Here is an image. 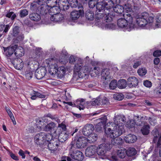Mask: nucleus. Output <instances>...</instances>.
Returning a JSON list of instances; mask_svg holds the SVG:
<instances>
[{
    "label": "nucleus",
    "mask_w": 161,
    "mask_h": 161,
    "mask_svg": "<svg viewBox=\"0 0 161 161\" xmlns=\"http://www.w3.org/2000/svg\"><path fill=\"white\" fill-rule=\"evenodd\" d=\"M111 124V126L113 127L112 130L110 128H108L105 130V133L107 137L111 138L117 137L125 132L124 127L122 126V124L120 123L119 126L117 125H114L113 124Z\"/></svg>",
    "instance_id": "1"
},
{
    "label": "nucleus",
    "mask_w": 161,
    "mask_h": 161,
    "mask_svg": "<svg viewBox=\"0 0 161 161\" xmlns=\"http://www.w3.org/2000/svg\"><path fill=\"white\" fill-rule=\"evenodd\" d=\"M83 60L80 58H78L74 67V72L78 73V75L80 78L85 77L89 72L88 67L83 66Z\"/></svg>",
    "instance_id": "2"
},
{
    "label": "nucleus",
    "mask_w": 161,
    "mask_h": 161,
    "mask_svg": "<svg viewBox=\"0 0 161 161\" xmlns=\"http://www.w3.org/2000/svg\"><path fill=\"white\" fill-rule=\"evenodd\" d=\"M136 23L140 27H144L147 24L151 25L154 19L153 16H149L148 14L145 12L142 13L140 15L136 16Z\"/></svg>",
    "instance_id": "3"
},
{
    "label": "nucleus",
    "mask_w": 161,
    "mask_h": 161,
    "mask_svg": "<svg viewBox=\"0 0 161 161\" xmlns=\"http://www.w3.org/2000/svg\"><path fill=\"white\" fill-rule=\"evenodd\" d=\"M36 143L38 145H42L44 144L47 143L52 141L54 140L53 139V136L50 133L46 134L43 132H40L37 134L35 136Z\"/></svg>",
    "instance_id": "4"
},
{
    "label": "nucleus",
    "mask_w": 161,
    "mask_h": 161,
    "mask_svg": "<svg viewBox=\"0 0 161 161\" xmlns=\"http://www.w3.org/2000/svg\"><path fill=\"white\" fill-rule=\"evenodd\" d=\"M95 14L96 19H102L106 22H109L112 20L114 15L113 14L110 13L109 10L106 9L103 11H98Z\"/></svg>",
    "instance_id": "5"
},
{
    "label": "nucleus",
    "mask_w": 161,
    "mask_h": 161,
    "mask_svg": "<svg viewBox=\"0 0 161 161\" xmlns=\"http://www.w3.org/2000/svg\"><path fill=\"white\" fill-rule=\"evenodd\" d=\"M110 148L111 146L109 144L103 143L100 145L97 148L96 153L99 158L103 159L107 152Z\"/></svg>",
    "instance_id": "6"
},
{
    "label": "nucleus",
    "mask_w": 161,
    "mask_h": 161,
    "mask_svg": "<svg viewBox=\"0 0 161 161\" xmlns=\"http://www.w3.org/2000/svg\"><path fill=\"white\" fill-rule=\"evenodd\" d=\"M69 155L72 158L78 161H81L84 158L83 153L78 150L71 149L69 150Z\"/></svg>",
    "instance_id": "7"
},
{
    "label": "nucleus",
    "mask_w": 161,
    "mask_h": 161,
    "mask_svg": "<svg viewBox=\"0 0 161 161\" xmlns=\"http://www.w3.org/2000/svg\"><path fill=\"white\" fill-rule=\"evenodd\" d=\"M128 12H125L123 14L124 19H125L128 23L127 26V30L130 31L134 28V24L133 23V18L131 14Z\"/></svg>",
    "instance_id": "8"
},
{
    "label": "nucleus",
    "mask_w": 161,
    "mask_h": 161,
    "mask_svg": "<svg viewBox=\"0 0 161 161\" xmlns=\"http://www.w3.org/2000/svg\"><path fill=\"white\" fill-rule=\"evenodd\" d=\"M107 119V117L106 116L102 117L97 119V120L100 121L95 126V129L97 132H101L103 129H104L105 130V129H107V128H105Z\"/></svg>",
    "instance_id": "9"
},
{
    "label": "nucleus",
    "mask_w": 161,
    "mask_h": 161,
    "mask_svg": "<svg viewBox=\"0 0 161 161\" xmlns=\"http://www.w3.org/2000/svg\"><path fill=\"white\" fill-rule=\"evenodd\" d=\"M78 10H74L71 13V17L72 19L77 20L80 17H81L84 14L83 7L81 5H80L77 7Z\"/></svg>",
    "instance_id": "10"
},
{
    "label": "nucleus",
    "mask_w": 161,
    "mask_h": 161,
    "mask_svg": "<svg viewBox=\"0 0 161 161\" xmlns=\"http://www.w3.org/2000/svg\"><path fill=\"white\" fill-rule=\"evenodd\" d=\"M109 74V70L107 69H104L101 72V80L104 85L108 84L110 81L111 77Z\"/></svg>",
    "instance_id": "11"
},
{
    "label": "nucleus",
    "mask_w": 161,
    "mask_h": 161,
    "mask_svg": "<svg viewBox=\"0 0 161 161\" xmlns=\"http://www.w3.org/2000/svg\"><path fill=\"white\" fill-rule=\"evenodd\" d=\"M130 5L128 4H125L124 7L120 5H117L116 6L114 7V10L115 12L119 15L122 14L123 13L124 8L127 12L131 11L132 9L129 7Z\"/></svg>",
    "instance_id": "12"
},
{
    "label": "nucleus",
    "mask_w": 161,
    "mask_h": 161,
    "mask_svg": "<svg viewBox=\"0 0 161 161\" xmlns=\"http://www.w3.org/2000/svg\"><path fill=\"white\" fill-rule=\"evenodd\" d=\"M76 140V145L78 148H82L85 147L87 144V138L84 136L79 137Z\"/></svg>",
    "instance_id": "13"
},
{
    "label": "nucleus",
    "mask_w": 161,
    "mask_h": 161,
    "mask_svg": "<svg viewBox=\"0 0 161 161\" xmlns=\"http://www.w3.org/2000/svg\"><path fill=\"white\" fill-rule=\"evenodd\" d=\"M152 134L153 136V142L155 143L157 142L158 138V140L157 143V147H158L161 145V135L157 129H153L152 132Z\"/></svg>",
    "instance_id": "14"
},
{
    "label": "nucleus",
    "mask_w": 161,
    "mask_h": 161,
    "mask_svg": "<svg viewBox=\"0 0 161 161\" xmlns=\"http://www.w3.org/2000/svg\"><path fill=\"white\" fill-rule=\"evenodd\" d=\"M126 118L124 116L121 115H117L115 116L114 118V122L113 123L112 122H109V124L110 125L111 124H113L114 125L119 126L120 125L119 124L120 123L122 124V126H124V123L126 121Z\"/></svg>",
    "instance_id": "15"
},
{
    "label": "nucleus",
    "mask_w": 161,
    "mask_h": 161,
    "mask_svg": "<svg viewBox=\"0 0 161 161\" xmlns=\"http://www.w3.org/2000/svg\"><path fill=\"white\" fill-rule=\"evenodd\" d=\"M97 152V147L95 146H91L87 147L85 151L86 157L93 158Z\"/></svg>",
    "instance_id": "16"
},
{
    "label": "nucleus",
    "mask_w": 161,
    "mask_h": 161,
    "mask_svg": "<svg viewBox=\"0 0 161 161\" xmlns=\"http://www.w3.org/2000/svg\"><path fill=\"white\" fill-rule=\"evenodd\" d=\"M48 121V119L44 117L38 119L36 121V125L37 128L40 130H44L46 125V124Z\"/></svg>",
    "instance_id": "17"
},
{
    "label": "nucleus",
    "mask_w": 161,
    "mask_h": 161,
    "mask_svg": "<svg viewBox=\"0 0 161 161\" xmlns=\"http://www.w3.org/2000/svg\"><path fill=\"white\" fill-rule=\"evenodd\" d=\"M94 130L93 125L92 124H87L82 129L83 134L86 136H89Z\"/></svg>",
    "instance_id": "18"
},
{
    "label": "nucleus",
    "mask_w": 161,
    "mask_h": 161,
    "mask_svg": "<svg viewBox=\"0 0 161 161\" xmlns=\"http://www.w3.org/2000/svg\"><path fill=\"white\" fill-rule=\"evenodd\" d=\"M58 4L62 11H66L69 9V3L67 0H59Z\"/></svg>",
    "instance_id": "19"
},
{
    "label": "nucleus",
    "mask_w": 161,
    "mask_h": 161,
    "mask_svg": "<svg viewBox=\"0 0 161 161\" xmlns=\"http://www.w3.org/2000/svg\"><path fill=\"white\" fill-rule=\"evenodd\" d=\"M127 85L130 88L135 87L138 84V80L137 78L135 76L129 77L127 81Z\"/></svg>",
    "instance_id": "20"
},
{
    "label": "nucleus",
    "mask_w": 161,
    "mask_h": 161,
    "mask_svg": "<svg viewBox=\"0 0 161 161\" xmlns=\"http://www.w3.org/2000/svg\"><path fill=\"white\" fill-rule=\"evenodd\" d=\"M46 72V68L42 67L37 69L35 73V75L36 78L38 80H40L45 76Z\"/></svg>",
    "instance_id": "21"
},
{
    "label": "nucleus",
    "mask_w": 161,
    "mask_h": 161,
    "mask_svg": "<svg viewBox=\"0 0 161 161\" xmlns=\"http://www.w3.org/2000/svg\"><path fill=\"white\" fill-rule=\"evenodd\" d=\"M19 27L17 25L15 26L12 29V35L15 37L17 36V39L19 41H21L24 38V35L22 34H19Z\"/></svg>",
    "instance_id": "22"
},
{
    "label": "nucleus",
    "mask_w": 161,
    "mask_h": 161,
    "mask_svg": "<svg viewBox=\"0 0 161 161\" xmlns=\"http://www.w3.org/2000/svg\"><path fill=\"white\" fill-rule=\"evenodd\" d=\"M107 2L106 0H103L102 2H98L96 8L98 11H103V10H104L106 9L109 10L110 9L108 7V6Z\"/></svg>",
    "instance_id": "23"
},
{
    "label": "nucleus",
    "mask_w": 161,
    "mask_h": 161,
    "mask_svg": "<svg viewBox=\"0 0 161 161\" xmlns=\"http://www.w3.org/2000/svg\"><path fill=\"white\" fill-rule=\"evenodd\" d=\"M12 63L14 68L18 70H20L23 67L24 63L23 61L19 58H16L13 60Z\"/></svg>",
    "instance_id": "24"
},
{
    "label": "nucleus",
    "mask_w": 161,
    "mask_h": 161,
    "mask_svg": "<svg viewBox=\"0 0 161 161\" xmlns=\"http://www.w3.org/2000/svg\"><path fill=\"white\" fill-rule=\"evenodd\" d=\"M49 8H50V6L48 5H41L37 9V12L41 15H45L47 13H49Z\"/></svg>",
    "instance_id": "25"
},
{
    "label": "nucleus",
    "mask_w": 161,
    "mask_h": 161,
    "mask_svg": "<svg viewBox=\"0 0 161 161\" xmlns=\"http://www.w3.org/2000/svg\"><path fill=\"white\" fill-rule=\"evenodd\" d=\"M57 141V139L54 138V140L47 143L48 144L47 147L49 150L51 151H54L57 149V147L58 146L59 144Z\"/></svg>",
    "instance_id": "26"
},
{
    "label": "nucleus",
    "mask_w": 161,
    "mask_h": 161,
    "mask_svg": "<svg viewBox=\"0 0 161 161\" xmlns=\"http://www.w3.org/2000/svg\"><path fill=\"white\" fill-rule=\"evenodd\" d=\"M50 19L52 21L58 23L63 22L64 20V15L60 13L52 16Z\"/></svg>",
    "instance_id": "27"
},
{
    "label": "nucleus",
    "mask_w": 161,
    "mask_h": 161,
    "mask_svg": "<svg viewBox=\"0 0 161 161\" xmlns=\"http://www.w3.org/2000/svg\"><path fill=\"white\" fill-rule=\"evenodd\" d=\"M124 140L126 143H133L136 141L137 137L135 135L130 134L125 136L124 138Z\"/></svg>",
    "instance_id": "28"
},
{
    "label": "nucleus",
    "mask_w": 161,
    "mask_h": 161,
    "mask_svg": "<svg viewBox=\"0 0 161 161\" xmlns=\"http://www.w3.org/2000/svg\"><path fill=\"white\" fill-rule=\"evenodd\" d=\"M17 45H11L9 47L4 48V51H7L6 53L7 56L8 57L11 56L14 53L16 48L17 47Z\"/></svg>",
    "instance_id": "29"
},
{
    "label": "nucleus",
    "mask_w": 161,
    "mask_h": 161,
    "mask_svg": "<svg viewBox=\"0 0 161 161\" xmlns=\"http://www.w3.org/2000/svg\"><path fill=\"white\" fill-rule=\"evenodd\" d=\"M58 139H57V141L61 142H64L66 140L69 136L70 134H68L66 132L64 131H62L61 133H58Z\"/></svg>",
    "instance_id": "30"
},
{
    "label": "nucleus",
    "mask_w": 161,
    "mask_h": 161,
    "mask_svg": "<svg viewBox=\"0 0 161 161\" xmlns=\"http://www.w3.org/2000/svg\"><path fill=\"white\" fill-rule=\"evenodd\" d=\"M56 125L55 123L51 121L46 125L44 130L47 132L54 131L56 127Z\"/></svg>",
    "instance_id": "31"
},
{
    "label": "nucleus",
    "mask_w": 161,
    "mask_h": 161,
    "mask_svg": "<svg viewBox=\"0 0 161 161\" xmlns=\"http://www.w3.org/2000/svg\"><path fill=\"white\" fill-rule=\"evenodd\" d=\"M31 98L32 100H36L37 97L40 98H45L46 95L42 93H40L35 91H33L30 94Z\"/></svg>",
    "instance_id": "32"
},
{
    "label": "nucleus",
    "mask_w": 161,
    "mask_h": 161,
    "mask_svg": "<svg viewBox=\"0 0 161 161\" xmlns=\"http://www.w3.org/2000/svg\"><path fill=\"white\" fill-rule=\"evenodd\" d=\"M25 51L23 48L21 46H18L16 48L14 54L17 58L21 57L24 54Z\"/></svg>",
    "instance_id": "33"
},
{
    "label": "nucleus",
    "mask_w": 161,
    "mask_h": 161,
    "mask_svg": "<svg viewBox=\"0 0 161 161\" xmlns=\"http://www.w3.org/2000/svg\"><path fill=\"white\" fill-rule=\"evenodd\" d=\"M58 67V65L55 61L54 64H51L49 66L48 69L49 73L52 75L56 74Z\"/></svg>",
    "instance_id": "34"
},
{
    "label": "nucleus",
    "mask_w": 161,
    "mask_h": 161,
    "mask_svg": "<svg viewBox=\"0 0 161 161\" xmlns=\"http://www.w3.org/2000/svg\"><path fill=\"white\" fill-rule=\"evenodd\" d=\"M49 8V14L52 16L58 14L61 10L59 6H53L51 8Z\"/></svg>",
    "instance_id": "35"
},
{
    "label": "nucleus",
    "mask_w": 161,
    "mask_h": 161,
    "mask_svg": "<svg viewBox=\"0 0 161 161\" xmlns=\"http://www.w3.org/2000/svg\"><path fill=\"white\" fill-rule=\"evenodd\" d=\"M117 24L119 27L121 28H125L127 30V22L124 18H121L119 19L117 21Z\"/></svg>",
    "instance_id": "36"
},
{
    "label": "nucleus",
    "mask_w": 161,
    "mask_h": 161,
    "mask_svg": "<svg viewBox=\"0 0 161 161\" xmlns=\"http://www.w3.org/2000/svg\"><path fill=\"white\" fill-rule=\"evenodd\" d=\"M56 73L58 76L60 77H63L65 75L66 72L65 68L64 66H61L58 67Z\"/></svg>",
    "instance_id": "37"
},
{
    "label": "nucleus",
    "mask_w": 161,
    "mask_h": 161,
    "mask_svg": "<svg viewBox=\"0 0 161 161\" xmlns=\"http://www.w3.org/2000/svg\"><path fill=\"white\" fill-rule=\"evenodd\" d=\"M29 18L32 20L38 21L41 19L40 15L37 13H31L29 14Z\"/></svg>",
    "instance_id": "38"
},
{
    "label": "nucleus",
    "mask_w": 161,
    "mask_h": 161,
    "mask_svg": "<svg viewBox=\"0 0 161 161\" xmlns=\"http://www.w3.org/2000/svg\"><path fill=\"white\" fill-rule=\"evenodd\" d=\"M111 140V143L114 145H121L123 142V139L120 137L113 138Z\"/></svg>",
    "instance_id": "39"
},
{
    "label": "nucleus",
    "mask_w": 161,
    "mask_h": 161,
    "mask_svg": "<svg viewBox=\"0 0 161 161\" xmlns=\"http://www.w3.org/2000/svg\"><path fill=\"white\" fill-rule=\"evenodd\" d=\"M117 86L120 89L125 88L126 86L127 82L125 79L119 80L117 82Z\"/></svg>",
    "instance_id": "40"
},
{
    "label": "nucleus",
    "mask_w": 161,
    "mask_h": 161,
    "mask_svg": "<svg viewBox=\"0 0 161 161\" xmlns=\"http://www.w3.org/2000/svg\"><path fill=\"white\" fill-rule=\"evenodd\" d=\"M150 126L148 125H144L141 129V131L143 135H147L149 133Z\"/></svg>",
    "instance_id": "41"
},
{
    "label": "nucleus",
    "mask_w": 161,
    "mask_h": 161,
    "mask_svg": "<svg viewBox=\"0 0 161 161\" xmlns=\"http://www.w3.org/2000/svg\"><path fill=\"white\" fill-rule=\"evenodd\" d=\"M88 137L87 139V142L90 143H92L95 142L97 139V135L96 134L92 133L88 136Z\"/></svg>",
    "instance_id": "42"
},
{
    "label": "nucleus",
    "mask_w": 161,
    "mask_h": 161,
    "mask_svg": "<svg viewBox=\"0 0 161 161\" xmlns=\"http://www.w3.org/2000/svg\"><path fill=\"white\" fill-rule=\"evenodd\" d=\"M127 155L129 157L135 155L136 153V151L135 148L130 147L126 151Z\"/></svg>",
    "instance_id": "43"
},
{
    "label": "nucleus",
    "mask_w": 161,
    "mask_h": 161,
    "mask_svg": "<svg viewBox=\"0 0 161 161\" xmlns=\"http://www.w3.org/2000/svg\"><path fill=\"white\" fill-rule=\"evenodd\" d=\"M94 13L92 11L88 10L86 12L85 16L89 20H92L94 18Z\"/></svg>",
    "instance_id": "44"
},
{
    "label": "nucleus",
    "mask_w": 161,
    "mask_h": 161,
    "mask_svg": "<svg viewBox=\"0 0 161 161\" xmlns=\"http://www.w3.org/2000/svg\"><path fill=\"white\" fill-rule=\"evenodd\" d=\"M126 151L125 149H119L117 151V154L118 156L121 158H123L125 157Z\"/></svg>",
    "instance_id": "45"
},
{
    "label": "nucleus",
    "mask_w": 161,
    "mask_h": 161,
    "mask_svg": "<svg viewBox=\"0 0 161 161\" xmlns=\"http://www.w3.org/2000/svg\"><path fill=\"white\" fill-rule=\"evenodd\" d=\"M70 6L71 8H77L80 4L79 3L78 0H69Z\"/></svg>",
    "instance_id": "46"
},
{
    "label": "nucleus",
    "mask_w": 161,
    "mask_h": 161,
    "mask_svg": "<svg viewBox=\"0 0 161 161\" xmlns=\"http://www.w3.org/2000/svg\"><path fill=\"white\" fill-rule=\"evenodd\" d=\"M44 117L45 118H49L52 120H55L57 122L58 121H59V120L56 115H53L50 113H48L45 114Z\"/></svg>",
    "instance_id": "47"
},
{
    "label": "nucleus",
    "mask_w": 161,
    "mask_h": 161,
    "mask_svg": "<svg viewBox=\"0 0 161 161\" xmlns=\"http://www.w3.org/2000/svg\"><path fill=\"white\" fill-rule=\"evenodd\" d=\"M117 80H113L109 84V89L111 90H114L117 87Z\"/></svg>",
    "instance_id": "48"
},
{
    "label": "nucleus",
    "mask_w": 161,
    "mask_h": 161,
    "mask_svg": "<svg viewBox=\"0 0 161 161\" xmlns=\"http://www.w3.org/2000/svg\"><path fill=\"white\" fill-rule=\"evenodd\" d=\"M135 124H136V125L142 126V122L141 123L138 122V120H137L136 122H135L134 120H133L132 121H131L129 123L128 125V127L130 128H132L134 127L135 125Z\"/></svg>",
    "instance_id": "49"
},
{
    "label": "nucleus",
    "mask_w": 161,
    "mask_h": 161,
    "mask_svg": "<svg viewBox=\"0 0 161 161\" xmlns=\"http://www.w3.org/2000/svg\"><path fill=\"white\" fill-rule=\"evenodd\" d=\"M99 0H89L88 4L89 7L90 8H93L96 5L98 2Z\"/></svg>",
    "instance_id": "50"
},
{
    "label": "nucleus",
    "mask_w": 161,
    "mask_h": 161,
    "mask_svg": "<svg viewBox=\"0 0 161 161\" xmlns=\"http://www.w3.org/2000/svg\"><path fill=\"white\" fill-rule=\"evenodd\" d=\"M147 73V70L144 68H139L137 70V73L140 76L145 75Z\"/></svg>",
    "instance_id": "51"
},
{
    "label": "nucleus",
    "mask_w": 161,
    "mask_h": 161,
    "mask_svg": "<svg viewBox=\"0 0 161 161\" xmlns=\"http://www.w3.org/2000/svg\"><path fill=\"white\" fill-rule=\"evenodd\" d=\"M40 4H38L37 1L36 2H34L31 4V9L33 11H36L37 12V9L39 7V5Z\"/></svg>",
    "instance_id": "52"
},
{
    "label": "nucleus",
    "mask_w": 161,
    "mask_h": 161,
    "mask_svg": "<svg viewBox=\"0 0 161 161\" xmlns=\"http://www.w3.org/2000/svg\"><path fill=\"white\" fill-rule=\"evenodd\" d=\"M114 98L115 99L120 101L124 98V96L122 93H117L114 94Z\"/></svg>",
    "instance_id": "53"
},
{
    "label": "nucleus",
    "mask_w": 161,
    "mask_h": 161,
    "mask_svg": "<svg viewBox=\"0 0 161 161\" xmlns=\"http://www.w3.org/2000/svg\"><path fill=\"white\" fill-rule=\"evenodd\" d=\"M6 16L9 18H11L12 20H13L16 17V15L14 12H10V10L6 15Z\"/></svg>",
    "instance_id": "54"
},
{
    "label": "nucleus",
    "mask_w": 161,
    "mask_h": 161,
    "mask_svg": "<svg viewBox=\"0 0 161 161\" xmlns=\"http://www.w3.org/2000/svg\"><path fill=\"white\" fill-rule=\"evenodd\" d=\"M79 58H77L74 56L71 55L69 58V62L71 64H74V63L75 62V64Z\"/></svg>",
    "instance_id": "55"
},
{
    "label": "nucleus",
    "mask_w": 161,
    "mask_h": 161,
    "mask_svg": "<svg viewBox=\"0 0 161 161\" xmlns=\"http://www.w3.org/2000/svg\"><path fill=\"white\" fill-rule=\"evenodd\" d=\"M155 25L157 28H161V14L157 18Z\"/></svg>",
    "instance_id": "56"
},
{
    "label": "nucleus",
    "mask_w": 161,
    "mask_h": 161,
    "mask_svg": "<svg viewBox=\"0 0 161 161\" xmlns=\"http://www.w3.org/2000/svg\"><path fill=\"white\" fill-rule=\"evenodd\" d=\"M28 13V11L27 9L21 10L20 11L19 16L21 18H23L26 16Z\"/></svg>",
    "instance_id": "57"
},
{
    "label": "nucleus",
    "mask_w": 161,
    "mask_h": 161,
    "mask_svg": "<svg viewBox=\"0 0 161 161\" xmlns=\"http://www.w3.org/2000/svg\"><path fill=\"white\" fill-rule=\"evenodd\" d=\"M74 106L79 108L80 110L83 109L85 108L84 103H80L77 104L76 102H75L74 104Z\"/></svg>",
    "instance_id": "58"
},
{
    "label": "nucleus",
    "mask_w": 161,
    "mask_h": 161,
    "mask_svg": "<svg viewBox=\"0 0 161 161\" xmlns=\"http://www.w3.org/2000/svg\"><path fill=\"white\" fill-rule=\"evenodd\" d=\"M33 74V73L30 70L27 71L25 74L26 79L28 80H30L32 77Z\"/></svg>",
    "instance_id": "59"
},
{
    "label": "nucleus",
    "mask_w": 161,
    "mask_h": 161,
    "mask_svg": "<svg viewBox=\"0 0 161 161\" xmlns=\"http://www.w3.org/2000/svg\"><path fill=\"white\" fill-rule=\"evenodd\" d=\"M116 25L113 24H106L105 25L106 28L112 30H115L116 28Z\"/></svg>",
    "instance_id": "60"
},
{
    "label": "nucleus",
    "mask_w": 161,
    "mask_h": 161,
    "mask_svg": "<svg viewBox=\"0 0 161 161\" xmlns=\"http://www.w3.org/2000/svg\"><path fill=\"white\" fill-rule=\"evenodd\" d=\"M100 68L98 67H94L92 68L91 69V70L92 71H94L95 74L97 75L100 73Z\"/></svg>",
    "instance_id": "61"
},
{
    "label": "nucleus",
    "mask_w": 161,
    "mask_h": 161,
    "mask_svg": "<svg viewBox=\"0 0 161 161\" xmlns=\"http://www.w3.org/2000/svg\"><path fill=\"white\" fill-rule=\"evenodd\" d=\"M50 0H37V1L38 4L43 5L45 4V3H46L47 4L49 3V1Z\"/></svg>",
    "instance_id": "62"
},
{
    "label": "nucleus",
    "mask_w": 161,
    "mask_h": 161,
    "mask_svg": "<svg viewBox=\"0 0 161 161\" xmlns=\"http://www.w3.org/2000/svg\"><path fill=\"white\" fill-rule=\"evenodd\" d=\"M143 84L145 86L147 87H150L152 85V83L151 82L148 80L144 81Z\"/></svg>",
    "instance_id": "63"
},
{
    "label": "nucleus",
    "mask_w": 161,
    "mask_h": 161,
    "mask_svg": "<svg viewBox=\"0 0 161 161\" xmlns=\"http://www.w3.org/2000/svg\"><path fill=\"white\" fill-rule=\"evenodd\" d=\"M153 56L155 57H158L161 56V51L157 50L155 51L153 53Z\"/></svg>",
    "instance_id": "64"
}]
</instances>
